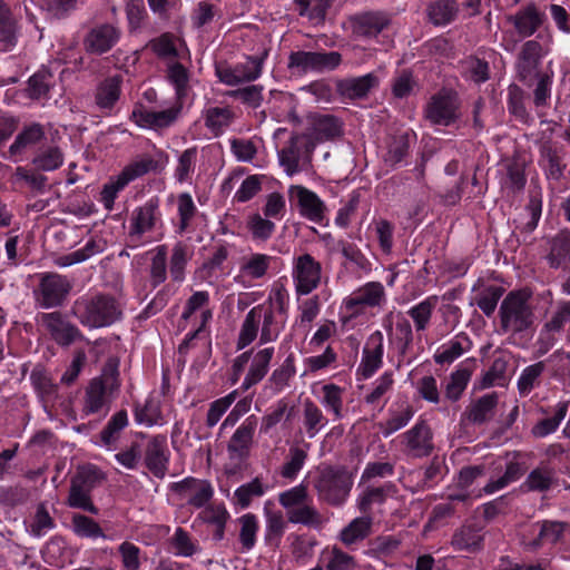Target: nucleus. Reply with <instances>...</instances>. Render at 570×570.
I'll return each mask as SVG.
<instances>
[{
	"label": "nucleus",
	"mask_w": 570,
	"mask_h": 570,
	"mask_svg": "<svg viewBox=\"0 0 570 570\" xmlns=\"http://www.w3.org/2000/svg\"><path fill=\"white\" fill-rule=\"evenodd\" d=\"M286 318L277 315L269 305H256L248 311L240 325L236 342L237 350L250 345L257 336L259 344L275 342L285 327Z\"/></svg>",
	"instance_id": "obj_1"
},
{
	"label": "nucleus",
	"mask_w": 570,
	"mask_h": 570,
	"mask_svg": "<svg viewBox=\"0 0 570 570\" xmlns=\"http://www.w3.org/2000/svg\"><path fill=\"white\" fill-rule=\"evenodd\" d=\"M167 164V154L159 149L136 156L116 177L104 186L100 194L104 206L110 210L118 193L127 185L149 173L161 171Z\"/></svg>",
	"instance_id": "obj_2"
},
{
	"label": "nucleus",
	"mask_w": 570,
	"mask_h": 570,
	"mask_svg": "<svg viewBox=\"0 0 570 570\" xmlns=\"http://www.w3.org/2000/svg\"><path fill=\"white\" fill-rule=\"evenodd\" d=\"M70 313L81 325L88 328L110 326L122 316L119 303L112 296L106 294L78 297L73 302Z\"/></svg>",
	"instance_id": "obj_3"
},
{
	"label": "nucleus",
	"mask_w": 570,
	"mask_h": 570,
	"mask_svg": "<svg viewBox=\"0 0 570 570\" xmlns=\"http://www.w3.org/2000/svg\"><path fill=\"white\" fill-rule=\"evenodd\" d=\"M387 302L381 282H367L343 298L338 309V321L344 328H351L353 321L364 316L368 309H381Z\"/></svg>",
	"instance_id": "obj_4"
},
{
	"label": "nucleus",
	"mask_w": 570,
	"mask_h": 570,
	"mask_svg": "<svg viewBox=\"0 0 570 570\" xmlns=\"http://www.w3.org/2000/svg\"><path fill=\"white\" fill-rule=\"evenodd\" d=\"M318 500L332 507L343 505L352 491L354 475L345 466H320L313 481Z\"/></svg>",
	"instance_id": "obj_5"
},
{
	"label": "nucleus",
	"mask_w": 570,
	"mask_h": 570,
	"mask_svg": "<svg viewBox=\"0 0 570 570\" xmlns=\"http://www.w3.org/2000/svg\"><path fill=\"white\" fill-rule=\"evenodd\" d=\"M532 293L524 288L511 291L499 308L500 325L503 333L518 334L527 331L534 320L530 304Z\"/></svg>",
	"instance_id": "obj_6"
},
{
	"label": "nucleus",
	"mask_w": 570,
	"mask_h": 570,
	"mask_svg": "<svg viewBox=\"0 0 570 570\" xmlns=\"http://www.w3.org/2000/svg\"><path fill=\"white\" fill-rule=\"evenodd\" d=\"M164 220L158 196L148 198L137 206L129 218L128 235L131 240H157L163 235Z\"/></svg>",
	"instance_id": "obj_7"
},
{
	"label": "nucleus",
	"mask_w": 570,
	"mask_h": 570,
	"mask_svg": "<svg viewBox=\"0 0 570 570\" xmlns=\"http://www.w3.org/2000/svg\"><path fill=\"white\" fill-rule=\"evenodd\" d=\"M117 364L105 371L100 377L92 379L86 389L82 412L90 414H106L109 411L114 393L118 390Z\"/></svg>",
	"instance_id": "obj_8"
},
{
	"label": "nucleus",
	"mask_w": 570,
	"mask_h": 570,
	"mask_svg": "<svg viewBox=\"0 0 570 570\" xmlns=\"http://www.w3.org/2000/svg\"><path fill=\"white\" fill-rule=\"evenodd\" d=\"M275 348L267 346L257 351L250 350L238 355L233 362V382H237L246 364L249 362L247 373L243 380L242 389L249 390L258 384L268 373Z\"/></svg>",
	"instance_id": "obj_9"
},
{
	"label": "nucleus",
	"mask_w": 570,
	"mask_h": 570,
	"mask_svg": "<svg viewBox=\"0 0 570 570\" xmlns=\"http://www.w3.org/2000/svg\"><path fill=\"white\" fill-rule=\"evenodd\" d=\"M102 479V472L96 466L90 465L79 470L71 480L67 504L73 509L98 514L99 509L92 502L91 492Z\"/></svg>",
	"instance_id": "obj_10"
},
{
	"label": "nucleus",
	"mask_w": 570,
	"mask_h": 570,
	"mask_svg": "<svg viewBox=\"0 0 570 570\" xmlns=\"http://www.w3.org/2000/svg\"><path fill=\"white\" fill-rule=\"evenodd\" d=\"M342 62L337 51H293L288 56L287 67L294 73H322L335 70Z\"/></svg>",
	"instance_id": "obj_11"
},
{
	"label": "nucleus",
	"mask_w": 570,
	"mask_h": 570,
	"mask_svg": "<svg viewBox=\"0 0 570 570\" xmlns=\"http://www.w3.org/2000/svg\"><path fill=\"white\" fill-rule=\"evenodd\" d=\"M268 56L264 49L259 55L249 56L244 62L236 65L219 63L215 67V75L226 86H238L258 79L263 71V65Z\"/></svg>",
	"instance_id": "obj_12"
},
{
	"label": "nucleus",
	"mask_w": 570,
	"mask_h": 570,
	"mask_svg": "<svg viewBox=\"0 0 570 570\" xmlns=\"http://www.w3.org/2000/svg\"><path fill=\"white\" fill-rule=\"evenodd\" d=\"M291 275L296 296H307L321 285L323 267L311 254L303 253L293 257Z\"/></svg>",
	"instance_id": "obj_13"
},
{
	"label": "nucleus",
	"mask_w": 570,
	"mask_h": 570,
	"mask_svg": "<svg viewBox=\"0 0 570 570\" xmlns=\"http://www.w3.org/2000/svg\"><path fill=\"white\" fill-rule=\"evenodd\" d=\"M460 106L456 92L443 88L430 97L424 107V117L434 126L448 127L460 118Z\"/></svg>",
	"instance_id": "obj_14"
},
{
	"label": "nucleus",
	"mask_w": 570,
	"mask_h": 570,
	"mask_svg": "<svg viewBox=\"0 0 570 570\" xmlns=\"http://www.w3.org/2000/svg\"><path fill=\"white\" fill-rule=\"evenodd\" d=\"M72 288L67 276L57 273H42L35 297L40 307L49 309L61 306Z\"/></svg>",
	"instance_id": "obj_15"
},
{
	"label": "nucleus",
	"mask_w": 570,
	"mask_h": 570,
	"mask_svg": "<svg viewBox=\"0 0 570 570\" xmlns=\"http://www.w3.org/2000/svg\"><path fill=\"white\" fill-rule=\"evenodd\" d=\"M38 322L60 346L67 347L83 338L81 331L60 312L42 313Z\"/></svg>",
	"instance_id": "obj_16"
},
{
	"label": "nucleus",
	"mask_w": 570,
	"mask_h": 570,
	"mask_svg": "<svg viewBox=\"0 0 570 570\" xmlns=\"http://www.w3.org/2000/svg\"><path fill=\"white\" fill-rule=\"evenodd\" d=\"M183 106V102L175 100L171 106L158 111L138 107L132 110L131 117L140 128L160 130L169 128L178 120Z\"/></svg>",
	"instance_id": "obj_17"
},
{
	"label": "nucleus",
	"mask_w": 570,
	"mask_h": 570,
	"mask_svg": "<svg viewBox=\"0 0 570 570\" xmlns=\"http://www.w3.org/2000/svg\"><path fill=\"white\" fill-rule=\"evenodd\" d=\"M401 439L404 453L412 458L429 456L434 449L433 432L424 420H419Z\"/></svg>",
	"instance_id": "obj_18"
},
{
	"label": "nucleus",
	"mask_w": 570,
	"mask_h": 570,
	"mask_svg": "<svg viewBox=\"0 0 570 570\" xmlns=\"http://www.w3.org/2000/svg\"><path fill=\"white\" fill-rule=\"evenodd\" d=\"M173 490L196 509L205 508L214 495V488L209 481L191 476L174 483Z\"/></svg>",
	"instance_id": "obj_19"
},
{
	"label": "nucleus",
	"mask_w": 570,
	"mask_h": 570,
	"mask_svg": "<svg viewBox=\"0 0 570 570\" xmlns=\"http://www.w3.org/2000/svg\"><path fill=\"white\" fill-rule=\"evenodd\" d=\"M547 16L534 3H528L515 13L507 17V21L513 26L521 38L533 36L546 22Z\"/></svg>",
	"instance_id": "obj_20"
},
{
	"label": "nucleus",
	"mask_w": 570,
	"mask_h": 570,
	"mask_svg": "<svg viewBox=\"0 0 570 570\" xmlns=\"http://www.w3.org/2000/svg\"><path fill=\"white\" fill-rule=\"evenodd\" d=\"M384 337L382 332H373L363 347L357 372L363 379H370L383 365Z\"/></svg>",
	"instance_id": "obj_21"
},
{
	"label": "nucleus",
	"mask_w": 570,
	"mask_h": 570,
	"mask_svg": "<svg viewBox=\"0 0 570 570\" xmlns=\"http://www.w3.org/2000/svg\"><path fill=\"white\" fill-rule=\"evenodd\" d=\"M120 30L110 24L102 23L92 27L83 39V47L87 52L102 55L109 51L119 40Z\"/></svg>",
	"instance_id": "obj_22"
},
{
	"label": "nucleus",
	"mask_w": 570,
	"mask_h": 570,
	"mask_svg": "<svg viewBox=\"0 0 570 570\" xmlns=\"http://www.w3.org/2000/svg\"><path fill=\"white\" fill-rule=\"evenodd\" d=\"M209 299V293L207 291H197L187 299L181 313V320L188 321L193 314L200 311L202 322L197 330L186 335L183 345L188 346L194 338L204 332L206 323L212 320L213 313L208 308Z\"/></svg>",
	"instance_id": "obj_23"
},
{
	"label": "nucleus",
	"mask_w": 570,
	"mask_h": 570,
	"mask_svg": "<svg viewBox=\"0 0 570 570\" xmlns=\"http://www.w3.org/2000/svg\"><path fill=\"white\" fill-rule=\"evenodd\" d=\"M289 193L297 200L301 216L313 223H321L324 219L326 206L316 193L298 185L292 186Z\"/></svg>",
	"instance_id": "obj_24"
},
{
	"label": "nucleus",
	"mask_w": 570,
	"mask_h": 570,
	"mask_svg": "<svg viewBox=\"0 0 570 570\" xmlns=\"http://www.w3.org/2000/svg\"><path fill=\"white\" fill-rule=\"evenodd\" d=\"M391 341L396 345L397 351L404 355L413 342V330L409 320L400 312H390L384 321Z\"/></svg>",
	"instance_id": "obj_25"
},
{
	"label": "nucleus",
	"mask_w": 570,
	"mask_h": 570,
	"mask_svg": "<svg viewBox=\"0 0 570 570\" xmlns=\"http://www.w3.org/2000/svg\"><path fill=\"white\" fill-rule=\"evenodd\" d=\"M275 257L264 253H249L242 257L236 281L254 282L264 278Z\"/></svg>",
	"instance_id": "obj_26"
},
{
	"label": "nucleus",
	"mask_w": 570,
	"mask_h": 570,
	"mask_svg": "<svg viewBox=\"0 0 570 570\" xmlns=\"http://www.w3.org/2000/svg\"><path fill=\"white\" fill-rule=\"evenodd\" d=\"M353 35L362 38H374L391 22L384 12H364L350 19Z\"/></svg>",
	"instance_id": "obj_27"
},
{
	"label": "nucleus",
	"mask_w": 570,
	"mask_h": 570,
	"mask_svg": "<svg viewBox=\"0 0 570 570\" xmlns=\"http://www.w3.org/2000/svg\"><path fill=\"white\" fill-rule=\"evenodd\" d=\"M272 505L273 503L271 501L264 503V541L265 544L271 548H278L289 521L285 519L281 510L272 509Z\"/></svg>",
	"instance_id": "obj_28"
},
{
	"label": "nucleus",
	"mask_w": 570,
	"mask_h": 570,
	"mask_svg": "<svg viewBox=\"0 0 570 570\" xmlns=\"http://www.w3.org/2000/svg\"><path fill=\"white\" fill-rule=\"evenodd\" d=\"M561 150L562 148H559L551 141H543L540 144L539 166L543 170L548 180L558 183L563 177L567 166L563 163Z\"/></svg>",
	"instance_id": "obj_29"
},
{
	"label": "nucleus",
	"mask_w": 570,
	"mask_h": 570,
	"mask_svg": "<svg viewBox=\"0 0 570 570\" xmlns=\"http://www.w3.org/2000/svg\"><path fill=\"white\" fill-rule=\"evenodd\" d=\"M557 485V471L548 464H540L529 472L524 481L521 483L520 489L522 492L527 493H547Z\"/></svg>",
	"instance_id": "obj_30"
},
{
	"label": "nucleus",
	"mask_w": 570,
	"mask_h": 570,
	"mask_svg": "<svg viewBox=\"0 0 570 570\" xmlns=\"http://www.w3.org/2000/svg\"><path fill=\"white\" fill-rule=\"evenodd\" d=\"M306 139L303 136L294 135L287 145L278 151V161L288 176L301 170V160L306 151Z\"/></svg>",
	"instance_id": "obj_31"
},
{
	"label": "nucleus",
	"mask_w": 570,
	"mask_h": 570,
	"mask_svg": "<svg viewBox=\"0 0 570 570\" xmlns=\"http://www.w3.org/2000/svg\"><path fill=\"white\" fill-rule=\"evenodd\" d=\"M414 407L409 402L392 404L387 410V417L379 423L384 438L405 428L414 416Z\"/></svg>",
	"instance_id": "obj_32"
},
{
	"label": "nucleus",
	"mask_w": 570,
	"mask_h": 570,
	"mask_svg": "<svg viewBox=\"0 0 570 570\" xmlns=\"http://www.w3.org/2000/svg\"><path fill=\"white\" fill-rule=\"evenodd\" d=\"M205 127L215 136L223 135L235 121L236 114L230 106L208 107L203 111Z\"/></svg>",
	"instance_id": "obj_33"
},
{
	"label": "nucleus",
	"mask_w": 570,
	"mask_h": 570,
	"mask_svg": "<svg viewBox=\"0 0 570 570\" xmlns=\"http://www.w3.org/2000/svg\"><path fill=\"white\" fill-rule=\"evenodd\" d=\"M542 56V46L539 41L528 40L522 45L517 59V70L522 80L537 71Z\"/></svg>",
	"instance_id": "obj_34"
},
{
	"label": "nucleus",
	"mask_w": 570,
	"mask_h": 570,
	"mask_svg": "<svg viewBox=\"0 0 570 570\" xmlns=\"http://www.w3.org/2000/svg\"><path fill=\"white\" fill-rule=\"evenodd\" d=\"M145 461L147 468L155 476L163 478L165 475L168 464V450L164 436H156L148 442Z\"/></svg>",
	"instance_id": "obj_35"
},
{
	"label": "nucleus",
	"mask_w": 570,
	"mask_h": 570,
	"mask_svg": "<svg viewBox=\"0 0 570 570\" xmlns=\"http://www.w3.org/2000/svg\"><path fill=\"white\" fill-rule=\"evenodd\" d=\"M320 563L323 564V570H356L358 568L356 558L337 544L327 546L321 551Z\"/></svg>",
	"instance_id": "obj_36"
},
{
	"label": "nucleus",
	"mask_w": 570,
	"mask_h": 570,
	"mask_svg": "<svg viewBox=\"0 0 570 570\" xmlns=\"http://www.w3.org/2000/svg\"><path fill=\"white\" fill-rule=\"evenodd\" d=\"M380 78L375 72H368L364 76L343 79L338 82V91L348 98L356 99L367 96V94L376 88Z\"/></svg>",
	"instance_id": "obj_37"
},
{
	"label": "nucleus",
	"mask_w": 570,
	"mask_h": 570,
	"mask_svg": "<svg viewBox=\"0 0 570 570\" xmlns=\"http://www.w3.org/2000/svg\"><path fill=\"white\" fill-rule=\"evenodd\" d=\"M472 347V342L466 333L461 332L452 337L446 343L438 347L434 354L436 364H451L456 358L469 352Z\"/></svg>",
	"instance_id": "obj_38"
},
{
	"label": "nucleus",
	"mask_w": 570,
	"mask_h": 570,
	"mask_svg": "<svg viewBox=\"0 0 570 570\" xmlns=\"http://www.w3.org/2000/svg\"><path fill=\"white\" fill-rule=\"evenodd\" d=\"M373 519L370 515L354 518L337 534L345 546L352 547L365 540L372 532Z\"/></svg>",
	"instance_id": "obj_39"
},
{
	"label": "nucleus",
	"mask_w": 570,
	"mask_h": 570,
	"mask_svg": "<svg viewBox=\"0 0 570 570\" xmlns=\"http://www.w3.org/2000/svg\"><path fill=\"white\" fill-rule=\"evenodd\" d=\"M198 519L204 523L213 525V538L216 541H222L225 537V528L230 519V514L224 503H216L203 508L202 512L198 514Z\"/></svg>",
	"instance_id": "obj_40"
},
{
	"label": "nucleus",
	"mask_w": 570,
	"mask_h": 570,
	"mask_svg": "<svg viewBox=\"0 0 570 570\" xmlns=\"http://www.w3.org/2000/svg\"><path fill=\"white\" fill-rule=\"evenodd\" d=\"M167 79L175 89V100L184 101L190 91V72L179 61L167 62Z\"/></svg>",
	"instance_id": "obj_41"
},
{
	"label": "nucleus",
	"mask_w": 570,
	"mask_h": 570,
	"mask_svg": "<svg viewBox=\"0 0 570 570\" xmlns=\"http://www.w3.org/2000/svg\"><path fill=\"white\" fill-rule=\"evenodd\" d=\"M396 493V487L392 482H386L381 487L365 488L356 499V507L363 513H368L372 505L383 504L389 497Z\"/></svg>",
	"instance_id": "obj_42"
},
{
	"label": "nucleus",
	"mask_w": 570,
	"mask_h": 570,
	"mask_svg": "<svg viewBox=\"0 0 570 570\" xmlns=\"http://www.w3.org/2000/svg\"><path fill=\"white\" fill-rule=\"evenodd\" d=\"M122 77L111 76L101 81L96 89L95 101L100 109H111L121 94Z\"/></svg>",
	"instance_id": "obj_43"
},
{
	"label": "nucleus",
	"mask_w": 570,
	"mask_h": 570,
	"mask_svg": "<svg viewBox=\"0 0 570 570\" xmlns=\"http://www.w3.org/2000/svg\"><path fill=\"white\" fill-rule=\"evenodd\" d=\"M256 426V416L246 417L232 435L227 445L228 451L238 455L246 453L252 444Z\"/></svg>",
	"instance_id": "obj_44"
},
{
	"label": "nucleus",
	"mask_w": 570,
	"mask_h": 570,
	"mask_svg": "<svg viewBox=\"0 0 570 570\" xmlns=\"http://www.w3.org/2000/svg\"><path fill=\"white\" fill-rule=\"evenodd\" d=\"M498 405V394L492 392L473 401L466 410L468 420L473 424H483L490 421Z\"/></svg>",
	"instance_id": "obj_45"
},
{
	"label": "nucleus",
	"mask_w": 570,
	"mask_h": 570,
	"mask_svg": "<svg viewBox=\"0 0 570 570\" xmlns=\"http://www.w3.org/2000/svg\"><path fill=\"white\" fill-rule=\"evenodd\" d=\"M459 12L455 0H434L426 6L428 19L434 26L451 23Z\"/></svg>",
	"instance_id": "obj_46"
},
{
	"label": "nucleus",
	"mask_w": 570,
	"mask_h": 570,
	"mask_svg": "<svg viewBox=\"0 0 570 570\" xmlns=\"http://www.w3.org/2000/svg\"><path fill=\"white\" fill-rule=\"evenodd\" d=\"M547 262L551 268L564 267L570 263V233H559L552 238Z\"/></svg>",
	"instance_id": "obj_47"
},
{
	"label": "nucleus",
	"mask_w": 570,
	"mask_h": 570,
	"mask_svg": "<svg viewBox=\"0 0 570 570\" xmlns=\"http://www.w3.org/2000/svg\"><path fill=\"white\" fill-rule=\"evenodd\" d=\"M291 523L318 529L325 520L311 500L286 513Z\"/></svg>",
	"instance_id": "obj_48"
},
{
	"label": "nucleus",
	"mask_w": 570,
	"mask_h": 570,
	"mask_svg": "<svg viewBox=\"0 0 570 570\" xmlns=\"http://www.w3.org/2000/svg\"><path fill=\"white\" fill-rule=\"evenodd\" d=\"M63 160L62 150L56 145H50L38 149L32 158V165L39 171H53L62 166Z\"/></svg>",
	"instance_id": "obj_49"
},
{
	"label": "nucleus",
	"mask_w": 570,
	"mask_h": 570,
	"mask_svg": "<svg viewBox=\"0 0 570 570\" xmlns=\"http://www.w3.org/2000/svg\"><path fill=\"white\" fill-rule=\"evenodd\" d=\"M246 229L252 239L258 243L267 242L276 230L275 222L261 213H253L246 219Z\"/></svg>",
	"instance_id": "obj_50"
},
{
	"label": "nucleus",
	"mask_w": 570,
	"mask_h": 570,
	"mask_svg": "<svg viewBox=\"0 0 570 570\" xmlns=\"http://www.w3.org/2000/svg\"><path fill=\"white\" fill-rule=\"evenodd\" d=\"M193 257V250L184 243L173 246L169 258V274L173 282L181 283L185 279L186 266Z\"/></svg>",
	"instance_id": "obj_51"
},
{
	"label": "nucleus",
	"mask_w": 570,
	"mask_h": 570,
	"mask_svg": "<svg viewBox=\"0 0 570 570\" xmlns=\"http://www.w3.org/2000/svg\"><path fill=\"white\" fill-rule=\"evenodd\" d=\"M328 424L322 410L311 400L303 404V425L309 439L315 438Z\"/></svg>",
	"instance_id": "obj_52"
},
{
	"label": "nucleus",
	"mask_w": 570,
	"mask_h": 570,
	"mask_svg": "<svg viewBox=\"0 0 570 570\" xmlns=\"http://www.w3.org/2000/svg\"><path fill=\"white\" fill-rule=\"evenodd\" d=\"M24 524L27 532L33 538H41L56 527V522L45 503L37 505L33 515Z\"/></svg>",
	"instance_id": "obj_53"
},
{
	"label": "nucleus",
	"mask_w": 570,
	"mask_h": 570,
	"mask_svg": "<svg viewBox=\"0 0 570 570\" xmlns=\"http://www.w3.org/2000/svg\"><path fill=\"white\" fill-rule=\"evenodd\" d=\"M438 301L439 298L436 295H431L425 297L420 303L413 305L407 311L409 316L412 318L414 323L416 332H424L429 327Z\"/></svg>",
	"instance_id": "obj_54"
},
{
	"label": "nucleus",
	"mask_w": 570,
	"mask_h": 570,
	"mask_svg": "<svg viewBox=\"0 0 570 570\" xmlns=\"http://www.w3.org/2000/svg\"><path fill=\"white\" fill-rule=\"evenodd\" d=\"M43 138L45 129L40 124L35 122L26 126L16 137V140L9 148V153L12 156L19 155L27 148L40 142Z\"/></svg>",
	"instance_id": "obj_55"
},
{
	"label": "nucleus",
	"mask_w": 570,
	"mask_h": 570,
	"mask_svg": "<svg viewBox=\"0 0 570 570\" xmlns=\"http://www.w3.org/2000/svg\"><path fill=\"white\" fill-rule=\"evenodd\" d=\"M394 386V373L385 371L372 384L371 391L365 395L364 401L366 404L384 405L386 402L385 396L392 392ZM383 406H381L382 409Z\"/></svg>",
	"instance_id": "obj_56"
},
{
	"label": "nucleus",
	"mask_w": 570,
	"mask_h": 570,
	"mask_svg": "<svg viewBox=\"0 0 570 570\" xmlns=\"http://www.w3.org/2000/svg\"><path fill=\"white\" fill-rule=\"evenodd\" d=\"M322 396L320 399L323 407L331 412L334 421L343 419V389L335 384H325L321 389Z\"/></svg>",
	"instance_id": "obj_57"
},
{
	"label": "nucleus",
	"mask_w": 570,
	"mask_h": 570,
	"mask_svg": "<svg viewBox=\"0 0 570 570\" xmlns=\"http://www.w3.org/2000/svg\"><path fill=\"white\" fill-rule=\"evenodd\" d=\"M16 21L9 6L0 0V47L8 50L16 45Z\"/></svg>",
	"instance_id": "obj_58"
},
{
	"label": "nucleus",
	"mask_w": 570,
	"mask_h": 570,
	"mask_svg": "<svg viewBox=\"0 0 570 570\" xmlns=\"http://www.w3.org/2000/svg\"><path fill=\"white\" fill-rule=\"evenodd\" d=\"M334 0H294L298 14L313 22L324 21Z\"/></svg>",
	"instance_id": "obj_59"
},
{
	"label": "nucleus",
	"mask_w": 570,
	"mask_h": 570,
	"mask_svg": "<svg viewBox=\"0 0 570 570\" xmlns=\"http://www.w3.org/2000/svg\"><path fill=\"white\" fill-rule=\"evenodd\" d=\"M321 297L313 295L298 302V315L295 318L294 325L299 328L308 330L311 324L317 318L321 313Z\"/></svg>",
	"instance_id": "obj_60"
},
{
	"label": "nucleus",
	"mask_w": 570,
	"mask_h": 570,
	"mask_svg": "<svg viewBox=\"0 0 570 570\" xmlns=\"http://www.w3.org/2000/svg\"><path fill=\"white\" fill-rule=\"evenodd\" d=\"M295 373V356L289 354L283 363L272 372L268 383L274 391L281 392L288 386L289 381L294 377Z\"/></svg>",
	"instance_id": "obj_61"
},
{
	"label": "nucleus",
	"mask_w": 570,
	"mask_h": 570,
	"mask_svg": "<svg viewBox=\"0 0 570 570\" xmlns=\"http://www.w3.org/2000/svg\"><path fill=\"white\" fill-rule=\"evenodd\" d=\"M268 487L262 482L259 478L253 479L250 482L242 484L234 492V500L242 509L249 507L253 498L263 497Z\"/></svg>",
	"instance_id": "obj_62"
},
{
	"label": "nucleus",
	"mask_w": 570,
	"mask_h": 570,
	"mask_svg": "<svg viewBox=\"0 0 570 570\" xmlns=\"http://www.w3.org/2000/svg\"><path fill=\"white\" fill-rule=\"evenodd\" d=\"M239 524V542L243 550L249 551L256 543V537L259 529L258 519L253 513H245L237 519Z\"/></svg>",
	"instance_id": "obj_63"
},
{
	"label": "nucleus",
	"mask_w": 570,
	"mask_h": 570,
	"mask_svg": "<svg viewBox=\"0 0 570 570\" xmlns=\"http://www.w3.org/2000/svg\"><path fill=\"white\" fill-rule=\"evenodd\" d=\"M71 529L72 532L79 538H106L99 523L85 514L76 513L72 515Z\"/></svg>",
	"instance_id": "obj_64"
}]
</instances>
